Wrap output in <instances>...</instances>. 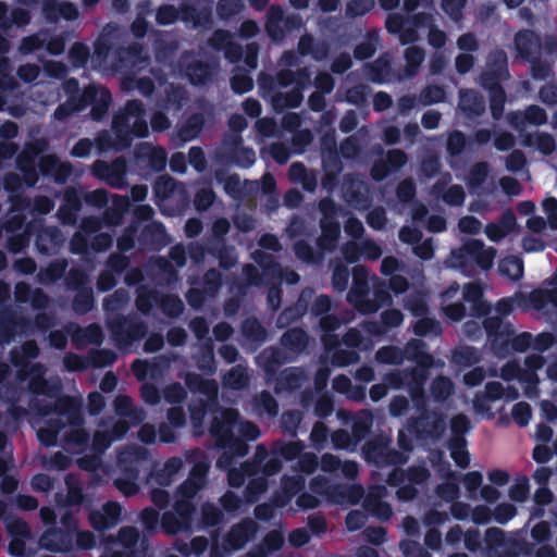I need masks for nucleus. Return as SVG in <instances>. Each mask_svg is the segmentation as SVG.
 <instances>
[{"label": "nucleus", "mask_w": 557, "mask_h": 557, "mask_svg": "<svg viewBox=\"0 0 557 557\" xmlns=\"http://www.w3.org/2000/svg\"><path fill=\"white\" fill-rule=\"evenodd\" d=\"M305 449L302 441H294L285 443L283 441H276L273 444V454L283 458L286 461H293L298 459Z\"/></svg>", "instance_id": "51"}, {"label": "nucleus", "mask_w": 557, "mask_h": 557, "mask_svg": "<svg viewBox=\"0 0 557 557\" xmlns=\"http://www.w3.org/2000/svg\"><path fill=\"white\" fill-rule=\"evenodd\" d=\"M188 101L187 90L180 84L170 83L163 95L157 100V107L163 111L177 113Z\"/></svg>", "instance_id": "24"}, {"label": "nucleus", "mask_w": 557, "mask_h": 557, "mask_svg": "<svg viewBox=\"0 0 557 557\" xmlns=\"http://www.w3.org/2000/svg\"><path fill=\"white\" fill-rule=\"evenodd\" d=\"M471 429V420L468 416L463 413H458L454 416L450 420V438L448 442H451L456 445H460L461 442H467L465 435Z\"/></svg>", "instance_id": "54"}, {"label": "nucleus", "mask_w": 557, "mask_h": 557, "mask_svg": "<svg viewBox=\"0 0 557 557\" xmlns=\"http://www.w3.org/2000/svg\"><path fill=\"white\" fill-rule=\"evenodd\" d=\"M185 74L194 86H206L211 82L214 67L205 61L195 60L187 64Z\"/></svg>", "instance_id": "31"}, {"label": "nucleus", "mask_w": 557, "mask_h": 557, "mask_svg": "<svg viewBox=\"0 0 557 557\" xmlns=\"http://www.w3.org/2000/svg\"><path fill=\"white\" fill-rule=\"evenodd\" d=\"M405 358L417 364L418 368L430 369L433 366V356L428 351V345L422 339H410L404 348Z\"/></svg>", "instance_id": "29"}, {"label": "nucleus", "mask_w": 557, "mask_h": 557, "mask_svg": "<svg viewBox=\"0 0 557 557\" xmlns=\"http://www.w3.org/2000/svg\"><path fill=\"white\" fill-rule=\"evenodd\" d=\"M483 327L496 355L509 352V344L515 334L513 325L510 322H505L498 315L487 317L483 321Z\"/></svg>", "instance_id": "4"}, {"label": "nucleus", "mask_w": 557, "mask_h": 557, "mask_svg": "<svg viewBox=\"0 0 557 557\" xmlns=\"http://www.w3.org/2000/svg\"><path fill=\"white\" fill-rule=\"evenodd\" d=\"M375 359L379 363L399 366L405 359L404 349L393 345L383 346L377 349Z\"/></svg>", "instance_id": "62"}, {"label": "nucleus", "mask_w": 557, "mask_h": 557, "mask_svg": "<svg viewBox=\"0 0 557 557\" xmlns=\"http://www.w3.org/2000/svg\"><path fill=\"white\" fill-rule=\"evenodd\" d=\"M284 10L278 4H273L268 9L265 20V32L272 40H282L285 36L283 28L284 23Z\"/></svg>", "instance_id": "32"}, {"label": "nucleus", "mask_w": 557, "mask_h": 557, "mask_svg": "<svg viewBox=\"0 0 557 557\" xmlns=\"http://www.w3.org/2000/svg\"><path fill=\"white\" fill-rule=\"evenodd\" d=\"M139 246L147 250H158L166 244V230L162 222L150 221L137 236Z\"/></svg>", "instance_id": "22"}, {"label": "nucleus", "mask_w": 557, "mask_h": 557, "mask_svg": "<svg viewBox=\"0 0 557 557\" xmlns=\"http://www.w3.org/2000/svg\"><path fill=\"white\" fill-rule=\"evenodd\" d=\"M298 53L302 57L312 54L315 60H321L327 52V47L324 44L317 45L310 35H304L298 41Z\"/></svg>", "instance_id": "59"}, {"label": "nucleus", "mask_w": 557, "mask_h": 557, "mask_svg": "<svg viewBox=\"0 0 557 557\" xmlns=\"http://www.w3.org/2000/svg\"><path fill=\"white\" fill-rule=\"evenodd\" d=\"M115 60L121 66H136L144 61V46L133 41L126 47H120L115 50Z\"/></svg>", "instance_id": "35"}, {"label": "nucleus", "mask_w": 557, "mask_h": 557, "mask_svg": "<svg viewBox=\"0 0 557 557\" xmlns=\"http://www.w3.org/2000/svg\"><path fill=\"white\" fill-rule=\"evenodd\" d=\"M307 312V305L300 301L286 307L276 319V326L280 329L287 327L292 323L301 319Z\"/></svg>", "instance_id": "58"}, {"label": "nucleus", "mask_w": 557, "mask_h": 557, "mask_svg": "<svg viewBox=\"0 0 557 557\" xmlns=\"http://www.w3.org/2000/svg\"><path fill=\"white\" fill-rule=\"evenodd\" d=\"M392 72L391 61L385 57H379L371 63L366 64L367 77L375 84H382Z\"/></svg>", "instance_id": "44"}, {"label": "nucleus", "mask_w": 557, "mask_h": 557, "mask_svg": "<svg viewBox=\"0 0 557 557\" xmlns=\"http://www.w3.org/2000/svg\"><path fill=\"white\" fill-rule=\"evenodd\" d=\"M517 57L527 61L542 54V38L540 34L530 28L518 30L513 37Z\"/></svg>", "instance_id": "14"}, {"label": "nucleus", "mask_w": 557, "mask_h": 557, "mask_svg": "<svg viewBox=\"0 0 557 557\" xmlns=\"http://www.w3.org/2000/svg\"><path fill=\"white\" fill-rule=\"evenodd\" d=\"M510 78L508 55L503 48L491 50L485 69L480 74V85L488 92L490 110L494 120L502 119L506 103V90L503 83Z\"/></svg>", "instance_id": "1"}, {"label": "nucleus", "mask_w": 557, "mask_h": 557, "mask_svg": "<svg viewBox=\"0 0 557 557\" xmlns=\"http://www.w3.org/2000/svg\"><path fill=\"white\" fill-rule=\"evenodd\" d=\"M112 128L114 133V150L124 151L131 148L134 136L132 132H129L124 115H120L117 112L113 115Z\"/></svg>", "instance_id": "33"}, {"label": "nucleus", "mask_w": 557, "mask_h": 557, "mask_svg": "<svg viewBox=\"0 0 557 557\" xmlns=\"http://www.w3.org/2000/svg\"><path fill=\"white\" fill-rule=\"evenodd\" d=\"M352 283L347 294V301L357 310L361 309L360 305L364 298L369 296V271L363 265H356L351 270Z\"/></svg>", "instance_id": "21"}, {"label": "nucleus", "mask_w": 557, "mask_h": 557, "mask_svg": "<svg viewBox=\"0 0 557 557\" xmlns=\"http://www.w3.org/2000/svg\"><path fill=\"white\" fill-rule=\"evenodd\" d=\"M74 292L75 295L72 300L73 311L77 314H86L91 311L95 306L92 288L87 286Z\"/></svg>", "instance_id": "55"}, {"label": "nucleus", "mask_w": 557, "mask_h": 557, "mask_svg": "<svg viewBox=\"0 0 557 557\" xmlns=\"http://www.w3.org/2000/svg\"><path fill=\"white\" fill-rule=\"evenodd\" d=\"M304 100L302 90L293 88L286 92H276L272 97V107L275 111L281 112L285 109H296Z\"/></svg>", "instance_id": "40"}, {"label": "nucleus", "mask_w": 557, "mask_h": 557, "mask_svg": "<svg viewBox=\"0 0 557 557\" xmlns=\"http://www.w3.org/2000/svg\"><path fill=\"white\" fill-rule=\"evenodd\" d=\"M239 423V412L234 408L223 409L219 417L212 419L209 432L215 441L216 447L233 437L234 430Z\"/></svg>", "instance_id": "9"}, {"label": "nucleus", "mask_w": 557, "mask_h": 557, "mask_svg": "<svg viewBox=\"0 0 557 557\" xmlns=\"http://www.w3.org/2000/svg\"><path fill=\"white\" fill-rule=\"evenodd\" d=\"M454 388V383L448 376L438 375L432 381L430 392L435 401L444 403L453 395Z\"/></svg>", "instance_id": "56"}, {"label": "nucleus", "mask_w": 557, "mask_h": 557, "mask_svg": "<svg viewBox=\"0 0 557 557\" xmlns=\"http://www.w3.org/2000/svg\"><path fill=\"white\" fill-rule=\"evenodd\" d=\"M208 253L216 258L219 267L225 271L233 269L237 264V252L234 246L226 245L225 242L211 244Z\"/></svg>", "instance_id": "36"}, {"label": "nucleus", "mask_w": 557, "mask_h": 557, "mask_svg": "<svg viewBox=\"0 0 557 557\" xmlns=\"http://www.w3.org/2000/svg\"><path fill=\"white\" fill-rule=\"evenodd\" d=\"M84 193L79 188L70 186L63 193L62 203L57 215L63 225L73 226L77 223L78 213L82 211Z\"/></svg>", "instance_id": "12"}, {"label": "nucleus", "mask_w": 557, "mask_h": 557, "mask_svg": "<svg viewBox=\"0 0 557 557\" xmlns=\"http://www.w3.org/2000/svg\"><path fill=\"white\" fill-rule=\"evenodd\" d=\"M404 321V314L399 309H386L381 313V324L373 323L370 332L372 334H383L387 330L398 327Z\"/></svg>", "instance_id": "47"}, {"label": "nucleus", "mask_w": 557, "mask_h": 557, "mask_svg": "<svg viewBox=\"0 0 557 557\" xmlns=\"http://www.w3.org/2000/svg\"><path fill=\"white\" fill-rule=\"evenodd\" d=\"M243 336L250 343L262 344L267 341L268 333L261 322L250 317L244 320L242 324Z\"/></svg>", "instance_id": "48"}, {"label": "nucleus", "mask_w": 557, "mask_h": 557, "mask_svg": "<svg viewBox=\"0 0 557 557\" xmlns=\"http://www.w3.org/2000/svg\"><path fill=\"white\" fill-rule=\"evenodd\" d=\"M16 168L22 173V180L27 187H34L39 181V171L36 160L22 151L16 157Z\"/></svg>", "instance_id": "38"}, {"label": "nucleus", "mask_w": 557, "mask_h": 557, "mask_svg": "<svg viewBox=\"0 0 557 557\" xmlns=\"http://www.w3.org/2000/svg\"><path fill=\"white\" fill-rule=\"evenodd\" d=\"M214 177L218 183L223 184L227 195L235 199L242 198L244 190L238 174H227L224 170H216Z\"/></svg>", "instance_id": "50"}, {"label": "nucleus", "mask_w": 557, "mask_h": 557, "mask_svg": "<svg viewBox=\"0 0 557 557\" xmlns=\"http://www.w3.org/2000/svg\"><path fill=\"white\" fill-rule=\"evenodd\" d=\"M117 113L125 116L126 124H128L129 132L134 137L145 138L149 135L148 123L145 119L146 110L141 100H127Z\"/></svg>", "instance_id": "11"}, {"label": "nucleus", "mask_w": 557, "mask_h": 557, "mask_svg": "<svg viewBox=\"0 0 557 557\" xmlns=\"http://www.w3.org/2000/svg\"><path fill=\"white\" fill-rule=\"evenodd\" d=\"M290 361H293V357L277 346L264 348L257 357L258 366L269 379L275 377L281 367Z\"/></svg>", "instance_id": "16"}, {"label": "nucleus", "mask_w": 557, "mask_h": 557, "mask_svg": "<svg viewBox=\"0 0 557 557\" xmlns=\"http://www.w3.org/2000/svg\"><path fill=\"white\" fill-rule=\"evenodd\" d=\"M385 495V486L376 485L369 491L363 502L364 510L380 521H388L393 516V508L391 504L382 500Z\"/></svg>", "instance_id": "19"}, {"label": "nucleus", "mask_w": 557, "mask_h": 557, "mask_svg": "<svg viewBox=\"0 0 557 557\" xmlns=\"http://www.w3.org/2000/svg\"><path fill=\"white\" fill-rule=\"evenodd\" d=\"M67 265L69 262L65 258L52 260L45 269L38 272L37 281L42 285L55 283L65 275Z\"/></svg>", "instance_id": "37"}, {"label": "nucleus", "mask_w": 557, "mask_h": 557, "mask_svg": "<svg viewBox=\"0 0 557 557\" xmlns=\"http://www.w3.org/2000/svg\"><path fill=\"white\" fill-rule=\"evenodd\" d=\"M89 433L83 428V425L72 426L63 437L64 447L75 451L85 450L89 445Z\"/></svg>", "instance_id": "45"}, {"label": "nucleus", "mask_w": 557, "mask_h": 557, "mask_svg": "<svg viewBox=\"0 0 557 557\" xmlns=\"http://www.w3.org/2000/svg\"><path fill=\"white\" fill-rule=\"evenodd\" d=\"M431 476L430 470L424 465L410 466L407 469L394 468L386 478V483L389 486H398L405 481L409 484L422 485L428 482Z\"/></svg>", "instance_id": "17"}, {"label": "nucleus", "mask_w": 557, "mask_h": 557, "mask_svg": "<svg viewBox=\"0 0 557 557\" xmlns=\"http://www.w3.org/2000/svg\"><path fill=\"white\" fill-rule=\"evenodd\" d=\"M74 535L62 528L51 527L39 539V545L53 553H69L74 547Z\"/></svg>", "instance_id": "15"}, {"label": "nucleus", "mask_w": 557, "mask_h": 557, "mask_svg": "<svg viewBox=\"0 0 557 557\" xmlns=\"http://www.w3.org/2000/svg\"><path fill=\"white\" fill-rule=\"evenodd\" d=\"M66 504L69 506H81L90 499L85 495L83 486L77 475L70 473L65 476Z\"/></svg>", "instance_id": "43"}, {"label": "nucleus", "mask_w": 557, "mask_h": 557, "mask_svg": "<svg viewBox=\"0 0 557 557\" xmlns=\"http://www.w3.org/2000/svg\"><path fill=\"white\" fill-rule=\"evenodd\" d=\"M122 507L117 502L109 500L101 509H94L88 515L89 524L97 532L114 528L121 520Z\"/></svg>", "instance_id": "13"}, {"label": "nucleus", "mask_w": 557, "mask_h": 557, "mask_svg": "<svg viewBox=\"0 0 557 557\" xmlns=\"http://www.w3.org/2000/svg\"><path fill=\"white\" fill-rule=\"evenodd\" d=\"M498 271L502 275L507 276L511 281H519L523 276V260L515 255L506 256L498 263Z\"/></svg>", "instance_id": "46"}, {"label": "nucleus", "mask_w": 557, "mask_h": 557, "mask_svg": "<svg viewBox=\"0 0 557 557\" xmlns=\"http://www.w3.org/2000/svg\"><path fill=\"white\" fill-rule=\"evenodd\" d=\"M404 57L406 60L405 76L413 78L424 61V50L418 46H410L405 50Z\"/></svg>", "instance_id": "52"}, {"label": "nucleus", "mask_w": 557, "mask_h": 557, "mask_svg": "<svg viewBox=\"0 0 557 557\" xmlns=\"http://www.w3.org/2000/svg\"><path fill=\"white\" fill-rule=\"evenodd\" d=\"M39 174L55 184H65L73 174V165L54 153L42 154L37 162Z\"/></svg>", "instance_id": "8"}, {"label": "nucleus", "mask_w": 557, "mask_h": 557, "mask_svg": "<svg viewBox=\"0 0 557 557\" xmlns=\"http://www.w3.org/2000/svg\"><path fill=\"white\" fill-rule=\"evenodd\" d=\"M337 216L338 215H321V236L318 239V246L321 249L332 250L336 247L341 236V224Z\"/></svg>", "instance_id": "25"}, {"label": "nucleus", "mask_w": 557, "mask_h": 557, "mask_svg": "<svg viewBox=\"0 0 557 557\" xmlns=\"http://www.w3.org/2000/svg\"><path fill=\"white\" fill-rule=\"evenodd\" d=\"M454 257L460 260L468 258L480 269L487 271L493 267L496 250L493 247H485L481 239H468L458 251L453 252Z\"/></svg>", "instance_id": "7"}, {"label": "nucleus", "mask_w": 557, "mask_h": 557, "mask_svg": "<svg viewBox=\"0 0 557 557\" xmlns=\"http://www.w3.org/2000/svg\"><path fill=\"white\" fill-rule=\"evenodd\" d=\"M309 488L313 494L325 496L330 502L336 504L337 496L343 490L341 484H331L323 476H315L310 480Z\"/></svg>", "instance_id": "49"}, {"label": "nucleus", "mask_w": 557, "mask_h": 557, "mask_svg": "<svg viewBox=\"0 0 557 557\" xmlns=\"http://www.w3.org/2000/svg\"><path fill=\"white\" fill-rule=\"evenodd\" d=\"M257 531L258 524L252 519L245 518L231 527L224 541L233 550H239L256 535Z\"/></svg>", "instance_id": "20"}, {"label": "nucleus", "mask_w": 557, "mask_h": 557, "mask_svg": "<svg viewBox=\"0 0 557 557\" xmlns=\"http://www.w3.org/2000/svg\"><path fill=\"white\" fill-rule=\"evenodd\" d=\"M342 198L356 210H367L371 206L367 184L355 174H346L342 183Z\"/></svg>", "instance_id": "6"}, {"label": "nucleus", "mask_w": 557, "mask_h": 557, "mask_svg": "<svg viewBox=\"0 0 557 557\" xmlns=\"http://www.w3.org/2000/svg\"><path fill=\"white\" fill-rule=\"evenodd\" d=\"M223 382L233 389L246 387L249 382L246 368L240 364L231 368L223 376Z\"/></svg>", "instance_id": "63"}, {"label": "nucleus", "mask_w": 557, "mask_h": 557, "mask_svg": "<svg viewBox=\"0 0 557 557\" xmlns=\"http://www.w3.org/2000/svg\"><path fill=\"white\" fill-rule=\"evenodd\" d=\"M446 426L444 414L430 408L418 411V416L406 422L407 432L418 441L436 442L443 437Z\"/></svg>", "instance_id": "2"}, {"label": "nucleus", "mask_w": 557, "mask_h": 557, "mask_svg": "<svg viewBox=\"0 0 557 557\" xmlns=\"http://www.w3.org/2000/svg\"><path fill=\"white\" fill-rule=\"evenodd\" d=\"M205 126V116L201 113H193L184 122L180 129V136L184 140L196 138Z\"/></svg>", "instance_id": "60"}, {"label": "nucleus", "mask_w": 557, "mask_h": 557, "mask_svg": "<svg viewBox=\"0 0 557 557\" xmlns=\"http://www.w3.org/2000/svg\"><path fill=\"white\" fill-rule=\"evenodd\" d=\"M459 109L469 119L481 116L485 111V100L475 89H461L459 91Z\"/></svg>", "instance_id": "26"}, {"label": "nucleus", "mask_w": 557, "mask_h": 557, "mask_svg": "<svg viewBox=\"0 0 557 557\" xmlns=\"http://www.w3.org/2000/svg\"><path fill=\"white\" fill-rule=\"evenodd\" d=\"M161 293L146 285H140L136 290L135 306L144 315H148L153 306H158Z\"/></svg>", "instance_id": "39"}, {"label": "nucleus", "mask_w": 557, "mask_h": 557, "mask_svg": "<svg viewBox=\"0 0 557 557\" xmlns=\"http://www.w3.org/2000/svg\"><path fill=\"white\" fill-rule=\"evenodd\" d=\"M38 412L42 416L55 413L64 416L72 426L83 425L84 419L79 410V404L71 396L59 397L52 404H44L37 407Z\"/></svg>", "instance_id": "10"}, {"label": "nucleus", "mask_w": 557, "mask_h": 557, "mask_svg": "<svg viewBox=\"0 0 557 557\" xmlns=\"http://www.w3.org/2000/svg\"><path fill=\"white\" fill-rule=\"evenodd\" d=\"M91 174L104 181L113 188L126 186L127 163L123 157L115 158L112 162L96 160L91 165Z\"/></svg>", "instance_id": "5"}, {"label": "nucleus", "mask_w": 557, "mask_h": 557, "mask_svg": "<svg viewBox=\"0 0 557 557\" xmlns=\"http://www.w3.org/2000/svg\"><path fill=\"white\" fill-rule=\"evenodd\" d=\"M305 488V479L300 475L284 476L282 479L283 497L275 500L276 507H284L294 496Z\"/></svg>", "instance_id": "41"}, {"label": "nucleus", "mask_w": 557, "mask_h": 557, "mask_svg": "<svg viewBox=\"0 0 557 557\" xmlns=\"http://www.w3.org/2000/svg\"><path fill=\"white\" fill-rule=\"evenodd\" d=\"M61 243V233L55 227L45 228L36 236L35 245L42 255H50Z\"/></svg>", "instance_id": "42"}, {"label": "nucleus", "mask_w": 557, "mask_h": 557, "mask_svg": "<svg viewBox=\"0 0 557 557\" xmlns=\"http://www.w3.org/2000/svg\"><path fill=\"white\" fill-rule=\"evenodd\" d=\"M392 302V296L384 284L375 285L373 288V298L367 296L358 309L360 313L371 314L375 313L381 307L387 306Z\"/></svg>", "instance_id": "34"}, {"label": "nucleus", "mask_w": 557, "mask_h": 557, "mask_svg": "<svg viewBox=\"0 0 557 557\" xmlns=\"http://www.w3.org/2000/svg\"><path fill=\"white\" fill-rule=\"evenodd\" d=\"M135 156L138 162H145L152 172L160 173L166 166L168 154L160 146L143 143L136 148Z\"/></svg>", "instance_id": "23"}, {"label": "nucleus", "mask_w": 557, "mask_h": 557, "mask_svg": "<svg viewBox=\"0 0 557 557\" xmlns=\"http://www.w3.org/2000/svg\"><path fill=\"white\" fill-rule=\"evenodd\" d=\"M185 384L191 392H199L206 395L215 394L218 391L215 381L205 379L201 374L195 372L186 373Z\"/></svg>", "instance_id": "53"}, {"label": "nucleus", "mask_w": 557, "mask_h": 557, "mask_svg": "<svg viewBox=\"0 0 557 557\" xmlns=\"http://www.w3.org/2000/svg\"><path fill=\"white\" fill-rule=\"evenodd\" d=\"M158 307L169 318H178L184 312V302L176 294L160 295Z\"/></svg>", "instance_id": "57"}, {"label": "nucleus", "mask_w": 557, "mask_h": 557, "mask_svg": "<svg viewBox=\"0 0 557 557\" xmlns=\"http://www.w3.org/2000/svg\"><path fill=\"white\" fill-rule=\"evenodd\" d=\"M535 544L522 536H508L496 557H520L533 555Z\"/></svg>", "instance_id": "30"}, {"label": "nucleus", "mask_w": 557, "mask_h": 557, "mask_svg": "<svg viewBox=\"0 0 557 557\" xmlns=\"http://www.w3.org/2000/svg\"><path fill=\"white\" fill-rule=\"evenodd\" d=\"M243 139L239 135L233 136L226 145L232 148L228 153L231 163L239 168L248 169L256 162V153L252 148L243 147Z\"/></svg>", "instance_id": "28"}, {"label": "nucleus", "mask_w": 557, "mask_h": 557, "mask_svg": "<svg viewBox=\"0 0 557 557\" xmlns=\"http://www.w3.org/2000/svg\"><path fill=\"white\" fill-rule=\"evenodd\" d=\"M28 320L18 315L12 307L0 308V346L11 344L17 334V329L24 327Z\"/></svg>", "instance_id": "18"}, {"label": "nucleus", "mask_w": 557, "mask_h": 557, "mask_svg": "<svg viewBox=\"0 0 557 557\" xmlns=\"http://www.w3.org/2000/svg\"><path fill=\"white\" fill-rule=\"evenodd\" d=\"M309 344V336L301 327L288 329L281 337V345L287 355L296 357L302 354Z\"/></svg>", "instance_id": "27"}, {"label": "nucleus", "mask_w": 557, "mask_h": 557, "mask_svg": "<svg viewBox=\"0 0 557 557\" xmlns=\"http://www.w3.org/2000/svg\"><path fill=\"white\" fill-rule=\"evenodd\" d=\"M110 335L117 347H126L143 339L147 332V324L136 315L115 313L107 322Z\"/></svg>", "instance_id": "3"}, {"label": "nucleus", "mask_w": 557, "mask_h": 557, "mask_svg": "<svg viewBox=\"0 0 557 557\" xmlns=\"http://www.w3.org/2000/svg\"><path fill=\"white\" fill-rule=\"evenodd\" d=\"M173 512L177 515L178 519L191 531L194 515L196 513V505L189 499L176 498L173 508Z\"/></svg>", "instance_id": "61"}, {"label": "nucleus", "mask_w": 557, "mask_h": 557, "mask_svg": "<svg viewBox=\"0 0 557 557\" xmlns=\"http://www.w3.org/2000/svg\"><path fill=\"white\" fill-rule=\"evenodd\" d=\"M490 173V165L485 161L473 164L469 171L467 184L470 189H478L486 182Z\"/></svg>", "instance_id": "64"}]
</instances>
